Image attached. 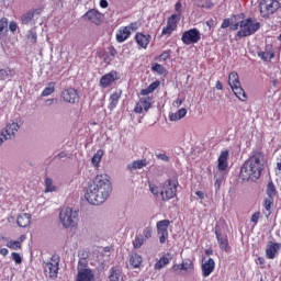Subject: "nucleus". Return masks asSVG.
<instances>
[{
  "label": "nucleus",
  "mask_w": 281,
  "mask_h": 281,
  "mask_svg": "<svg viewBox=\"0 0 281 281\" xmlns=\"http://www.w3.org/2000/svg\"><path fill=\"white\" fill-rule=\"evenodd\" d=\"M55 102H58V99H47L46 100V106H52Z\"/></svg>",
  "instance_id": "nucleus-60"
},
{
  "label": "nucleus",
  "mask_w": 281,
  "mask_h": 281,
  "mask_svg": "<svg viewBox=\"0 0 281 281\" xmlns=\"http://www.w3.org/2000/svg\"><path fill=\"white\" fill-rule=\"evenodd\" d=\"M9 30L12 34H16V30H19V24L14 21L9 23Z\"/></svg>",
  "instance_id": "nucleus-51"
},
{
  "label": "nucleus",
  "mask_w": 281,
  "mask_h": 281,
  "mask_svg": "<svg viewBox=\"0 0 281 281\" xmlns=\"http://www.w3.org/2000/svg\"><path fill=\"white\" fill-rule=\"evenodd\" d=\"M195 194L201 199V201L205 199V193H203V191H196Z\"/></svg>",
  "instance_id": "nucleus-62"
},
{
  "label": "nucleus",
  "mask_w": 281,
  "mask_h": 281,
  "mask_svg": "<svg viewBox=\"0 0 281 281\" xmlns=\"http://www.w3.org/2000/svg\"><path fill=\"white\" fill-rule=\"evenodd\" d=\"M156 227L160 245L166 244V240H168V227H170V220L158 221Z\"/></svg>",
  "instance_id": "nucleus-13"
},
{
  "label": "nucleus",
  "mask_w": 281,
  "mask_h": 281,
  "mask_svg": "<svg viewBox=\"0 0 281 281\" xmlns=\"http://www.w3.org/2000/svg\"><path fill=\"white\" fill-rule=\"evenodd\" d=\"M89 267V260L87 258H80L77 265V270L78 271H88L90 270Z\"/></svg>",
  "instance_id": "nucleus-38"
},
{
  "label": "nucleus",
  "mask_w": 281,
  "mask_h": 281,
  "mask_svg": "<svg viewBox=\"0 0 281 281\" xmlns=\"http://www.w3.org/2000/svg\"><path fill=\"white\" fill-rule=\"evenodd\" d=\"M116 80H120V72L116 70H111L100 78L99 87H101V89H109V87H111V85H113V82Z\"/></svg>",
  "instance_id": "nucleus-14"
},
{
  "label": "nucleus",
  "mask_w": 281,
  "mask_h": 281,
  "mask_svg": "<svg viewBox=\"0 0 281 281\" xmlns=\"http://www.w3.org/2000/svg\"><path fill=\"white\" fill-rule=\"evenodd\" d=\"M260 216H262V214L260 213V211H257L252 214L250 221L251 223H254V225H258V221H260Z\"/></svg>",
  "instance_id": "nucleus-48"
},
{
  "label": "nucleus",
  "mask_w": 281,
  "mask_h": 281,
  "mask_svg": "<svg viewBox=\"0 0 281 281\" xmlns=\"http://www.w3.org/2000/svg\"><path fill=\"white\" fill-rule=\"evenodd\" d=\"M104 156V150L99 149L93 157L91 158L93 166H100V161H102V157Z\"/></svg>",
  "instance_id": "nucleus-37"
},
{
  "label": "nucleus",
  "mask_w": 281,
  "mask_h": 281,
  "mask_svg": "<svg viewBox=\"0 0 281 281\" xmlns=\"http://www.w3.org/2000/svg\"><path fill=\"white\" fill-rule=\"evenodd\" d=\"M156 159H159L160 161H170V157L166 154H156Z\"/></svg>",
  "instance_id": "nucleus-54"
},
{
  "label": "nucleus",
  "mask_w": 281,
  "mask_h": 281,
  "mask_svg": "<svg viewBox=\"0 0 281 281\" xmlns=\"http://www.w3.org/2000/svg\"><path fill=\"white\" fill-rule=\"evenodd\" d=\"M181 104H183V100H181V99H177L176 101H173V106H176L177 109H179V106H181Z\"/></svg>",
  "instance_id": "nucleus-59"
},
{
  "label": "nucleus",
  "mask_w": 281,
  "mask_h": 281,
  "mask_svg": "<svg viewBox=\"0 0 281 281\" xmlns=\"http://www.w3.org/2000/svg\"><path fill=\"white\" fill-rule=\"evenodd\" d=\"M279 8H280V2L278 0H261V2L259 3L260 14L265 19L278 12Z\"/></svg>",
  "instance_id": "nucleus-7"
},
{
  "label": "nucleus",
  "mask_w": 281,
  "mask_h": 281,
  "mask_svg": "<svg viewBox=\"0 0 281 281\" xmlns=\"http://www.w3.org/2000/svg\"><path fill=\"white\" fill-rule=\"evenodd\" d=\"M172 260V254L167 252L165 256H162L154 266L155 269H164L166 265H170V261Z\"/></svg>",
  "instance_id": "nucleus-27"
},
{
  "label": "nucleus",
  "mask_w": 281,
  "mask_h": 281,
  "mask_svg": "<svg viewBox=\"0 0 281 281\" xmlns=\"http://www.w3.org/2000/svg\"><path fill=\"white\" fill-rule=\"evenodd\" d=\"M11 258L15 265H21L23 262V257L19 252H12Z\"/></svg>",
  "instance_id": "nucleus-47"
},
{
  "label": "nucleus",
  "mask_w": 281,
  "mask_h": 281,
  "mask_svg": "<svg viewBox=\"0 0 281 281\" xmlns=\"http://www.w3.org/2000/svg\"><path fill=\"white\" fill-rule=\"evenodd\" d=\"M121 98H122V89L115 90L112 94H110V98H109L110 103L108 105V109L110 111L117 109V104H120Z\"/></svg>",
  "instance_id": "nucleus-21"
},
{
  "label": "nucleus",
  "mask_w": 281,
  "mask_h": 281,
  "mask_svg": "<svg viewBox=\"0 0 281 281\" xmlns=\"http://www.w3.org/2000/svg\"><path fill=\"white\" fill-rule=\"evenodd\" d=\"M180 20L181 18L179 14H172L169 16L167 20V25L161 31V36H170V34L177 30Z\"/></svg>",
  "instance_id": "nucleus-15"
},
{
  "label": "nucleus",
  "mask_w": 281,
  "mask_h": 281,
  "mask_svg": "<svg viewBox=\"0 0 281 281\" xmlns=\"http://www.w3.org/2000/svg\"><path fill=\"white\" fill-rule=\"evenodd\" d=\"M109 281H124V276L122 274V270L117 267H113L110 270Z\"/></svg>",
  "instance_id": "nucleus-28"
},
{
  "label": "nucleus",
  "mask_w": 281,
  "mask_h": 281,
  "mask_svg": "<svg viewBox=\"0 0 281 281\" xmlns=\"http://www.w3.org/2000/svg\"><path fill=\"white\" fill-rule=\"evenodd\" d=\"M223 184V178H217L215 181L216 190H221V186Z\"/></svg>",
  "instance_id": "nucleus-56"
},
{
  "label": "nucleus",
  "mask_w": 281,
  "mask_h": 281,
  "mask_svg": "<svg viewBox=\"0 0 281 281\" xmlns=\"http://www.w3.org/2000/svg\"><path fill=\"white\" fill-rule=\"evenodd\" d=\"M133 32H137V22H132L127 26L120 27L115 35L116 43H124L125 41H128Z\"/></svg>",
  "instance_id": "nucleus-8"
},
{
  "label": "nucleus",
  "mask_w": 281,
  "mask_h": 281,
  "mask_svg": "<svg viewBox=\"0 0 281 281\" xmlns=\"http://www.w3.org/2000/svg\"><path fill=\"white\" fill-rule=\"evenodd\" d=\"M143 238H145V240H147L148 238H153V227L148 226L144 228Z\"/></svg>",
  "instance_id": "nucleus-46"
},
{
  "label": "nucleus",
  "mask_w": 281,
  "mask_h": 281,
  "mask_svg": "<svg viewBox=\"0 0 281 281\" xmlns=\"http://www.w3.org/2000/svg\"><path fill=\"white\" fill-rule=\"evenodd\" d=\"M8 34V18L0 19V41Z\"/></svg>",
  "instance_id": "nucleus-35"
},
{
  "label": "nucleus",
  "mask_w": 281,
  "mask_h": 281,
  "mask_svg": "<svg viewBox=\"0 0 281 281\" xmlns=\"http://www.w3.org/2000/svg\"><path fill=\"white\" fill-rule=\"evenodd\" d=\"M10 254V250L8 248H1L0 246V256H8Z\"/></svg>",
  "instance_id": "nucleus-58"
},
{
  "label": "nucleus",
  "mask_w": 281,
  "mask_h": 281,
  "mask_svg": "<svg viewBox=\"0 0 281 281\" xmlns=\"http://www.w3.org/2000/svg\"><path fill=\"white\" fill-rule=\"evenodd\" d=\"M181 8H182L181 2H177L175 5L176 12H181Z\"/></svg>",
  "instance_id": "nucleus-64"
},
{
  "label": "nucleus",
  "mask_w": 281,
  "mask_h": 281,
  "mask_svg": "<svg viewBox=\"0 0 281 281\" xmlns=\"http://www.w3.org/2000/svg\"><path fill=\"white\" fill-rule=\"evenodd\" d=\"M169 58H170V50H164L158 57L159 60H168Z\"/></svg>",
  "instance_id": "nucleus-53"
},
{
  "label": "nucleus",
  "mask_w": 281,
  "mask_h": 281,
  "mask_svg": "<svg viewBox=\"0 0 281 281\" xmlns=\"http://www.w3.org/2000/svg\"><path fill=\"white\" fill-rule=\"evenodd\" d=\"M7 247L9 249H13L14 251H19V249H22L23 244H21V241H19V240H9L7 243Z\"/></svg>",
  "instance_id": "nucleus-40"
},
{
  "label": "nucleus",
  "mask_w": 281,
  "mask_h": 281,
  "mask_svg": "<svg viewBox=\"0 0 281 281\" xmlns=\"http://www.w3.org/2000/svg\"><path fill=\"white\" fill-rule=\"evenodd\" d=\"M258 57L265 63H271L276 58V53L273 52V46H266L265 50L258 52Z\"/></svg>",
  "instance_id": "nucleus-20"
},
{
  "label": "nucleus",
  "mask_w": 281,
  "mask_h": 281,
  "mask_svg": "<svg viewBox=\"0 0 281 281\" xmlns=\"http://www.w3.org/2000/svg\"><path fill=\"white\" fill-rule=\"evenodd\" d=\"M16 223L19 227H30V224L32 223V215L29 213H23L18 216Z\"/></svg>",
  "instance_id": "nucleus-25"
},
{
  "label": "nucleus",
  "mask_w": 281,
  "mask_h": 281,
  "mask_svg": "<svg viewBox=\"0 0 281 281\" xmlns=\"http://www.w3.org/2000/svg\"><path fill=\"white\" fill-rule=\"evenodd\" d=\"M228 85L231 89L240 85V78L238 77V72L233 71L228 75Z\"/></svg>",
  "instance_id": "nucleus-32"
},
{
  "label": "nucleus",
  "mask_w": 281,
  "mask_h": 281,
  "mask_svg": "<svg viewBox=\"0 0 281 281\" xmlns=\"http://www.w3.org/2000/svg\"><path fill=\"white\" fill-rule=\"evenodd\" d=\"M30 12H32V13H33V16H34L35 14H41V13L43 12V9H41V8H38V9H32Z\"/></svg>",
  "instance_id": "nucleus-61"
},
{
  "label": "nucleus",
  "mask_w": 281,
  "mask_h": 281,
  "mask_svg": "<svg viewBox=\"0 0 281 281\" xmlns=\"http://www.w3.org/2000/svg\"><path fill=\"white\" fill-rule=\"evenodd\" d=\"M19 131V123H9L7 126L1 131L0 134V146L3 144V142L8 139H13V137L16 135V132Z\"/></svg>",
  "instance_id": "nucleus-12"
},
{
  "label": "nucleus",
  "mask_w": 281,
  "mask_h": 281,
  "mask_svg": "<svg viewBox=\"0 0 281 281\" xmlns=\"http://www.w3.org/2000/svg\"><path fill=\"white\" fill-rule=\"evenodd\" d=\"M149 191L151 194H154V196H159V187L156 184L149 183Z\"/></svg>",
  "instance_id": "nucleus-50"
},
{
  "label": "nucleus",
  "mask_w": 281,
  "mask_h": 281,
  "mask_svg": "<svg viewBox=\"0 0 281 281\" xmlns=\"http://www.w3.org/2000/svg\"><path fill=\"white\" fill-rule=\"evenodd\" d=\"M186 265H188V262H182L181 265H175L172 267L173 271H190V269L192 268V265H189V267H186Z\"/></svg>",
  "instance_id": "nucleus-44"
},
{
  "label": "nucleus",
  "mask_w": 281,
  "mask_h": 281,
  "mask_svg": "<svg viewBox=\"0 0 281 281\" xmlns=\"http://www.w3.org/2000/svg\"><path fill=\"white\" fill-rule=\"evenodd\" d=\"M83 21L92 23V25H102L104 14L97 9H90L82 15Z\"/></svg>",
  "instance_id": "nucleus-9"
},
{
  "label": "nucleus",
  "mask_w": 281,
  "mask_h": 281,
  "mask_svg": "<svg viewBox=\"0 0 281 281\" xmlns=\"http://www.w3.org/2000/svg\"><path fill=\"white\" fill-rule=\"evenodd\" d=\"M59 221L66 229H69V227H78L80 215L78 214V211L71 207H66L59 212Z\"/></svg>",
  "instance_id": "nucleus-4"
},
{
  "label": "nucleus",
  "mask_w": 281,
  "mask_h": 281,
  "mask_svg": "<svg viewBox=\"0 0 281 281\" xmlns=\"http://www.w3.org/2000/svg\"><path fill=\"white\" fill-rule=\"evenodd\" d=\"M144 240H146L144 238V235H137L135 237V239L133 240V247L134 249H139L142 247V245H144Z\"/></svg>",
  "instance_id": "nucleus-43"
},
{
  "label": "nucleus",
  "mask_w": 281,
  "mask_h": 281,
  "mask_svg": "<svg viewBox=\"0 0 281 281\" xmlns=\"http://www.w3.org/2000/svg\"><path fill=\"white\" fill-rule=\"evenodd\" d=\"M188 115V110L186 108H182L178 110L176 113H172L169 115L170 122H178V120H183Z\"/></svg>",
  "instance_id": "nucleus-31"
},
{
  "label": "nucleus",
  "mask_w": 281,
  "mask_h": 281,
  "mask_svg": "<svg viewBox=\"0 0 281 281\" xmlns=\"http://www.w3.org/2000/svg\"><path fill=\"white\" fill-rule=\"evenodd\" d=\"M113 192L111 177L106 173L97 175L88 184L85 199L90 205H102Z\"/></svg>",
  "instance_id": "nucleus-1"
},
{
  "label": "nucleus",
  "mask_w": 281,
  "mask_h": 281,
  "mask_svg": "<svg viewBox=\"0 0 281 281\" xmlns=\"http://www.w3.org/2000/svg\"><path fill=\"white\" fill-rule=\"evenodd\" d=\"M267 194L269 199H274L276 194H278V191L276 190V184H273V181H270L267 186Z\"/></svg>",
  "instance_id": "nucleus-39"
},
{
  "label": "nucleus",
  "mask_w": 281,
  "mask_h": 281,
  "mask_svg": "<svg viewBox=\"0 0 281 281\" xmlns=\"http://www.w3.org/2000/svg\"><path fill=\"white\" fill-rule=\"evenodd\" d=\"M181 41L183 45H195V43H199L201 41V32L199 29H191L189 31H186L182 36Z\"/></svg>",
  "instance_id": "nucleus-11"
},
{
  "label": "nucleus",
  "mask_w": 281,
  "mask_h": 281,
  "mask_svg": "<svg viewBox=\"0 0 281 281\" xmlns=\"http://www.w3.org/2000/svg\"><path fill=\"white\" fill-rule=\"evenodd\" d=\"M60 98L67 104H78L80 102V94L75 88H66L61 91Z\"/></svg>",
  "instance_id": "nucleus-10"
},
{
  "label": "nucleus",
  "mask_w": 281,
  "mask_h": 281,
  "mask_svg": "<svg viewBox=\"0 0 281 281\" xmlns=\"http://www.w3.org/2000/svg\"><path fill=\"white\" fill-rule=\"evenodd\" d=\"M265 170V154L262 151H252L243 164L239 178L243 181H258Z\"/></svg>",
  "instance_id": "nucleus-2"
},
{
  "label": "nucleus",
  "mask_w": 281,
  "mask_h": 281,
  "mask_svg": "<svg viewBox=\"0 0 281 281\" xmlns=\"http://www.w3.org/2000/svg\"><path fill=\"white\" fill-rule=\"evenodd\" d=\"M215 87H216V89H218V91H223V83L221 82V80L216 81Z\"/></svg>",
  "instance_id": "nucleus-63"
},
{
  "label": "nucleus",
  "mask_w": 281,
  "mask_h": 281,
  "mask_svg": "<svg viewBox=\"0 0 281 281\" xmlns=\"http://www.w3.org/2000/svg\"><path fill=\"white\" fill-rule=\"evenodd\" d=\"M279 250L280 244L270 241L266 248V258H268V260H274Z\"/></svg>",
  "instance_id": "nucleus-22"
},
{
  "label": "nucleus",
  "mask_w": 281,
  "mask_h": 281,
  "mask_svg": "<svg viewBox=\"0 0 281 281\" xmlns=\"http://www.w3.org/2000/svg\"><path fill=\"white\" fill-rule=\"evenodd\" d=\"M109 50V55L111 56V58L109 60H113V58H115V56H117V49H115L114 46H110L108 48Z\"/></svg>",
  "instance_id": "nucleus-52"
},
{
  "label": "nucleus",
  "mask_w": 281,
  "mask_h": 281,
  "mask_svg": "<svg viewBox=\"0 0 281 281\" xmlns=\"http://www.w3.org/2000/svg\"><path fill=\"white\" fill-rule=\"evenodd\" d=\"M273 205V198H268L265 200V209L267 212H271V206Z\"/></svg>",
  "instance_id": "nucleus-49"
},
{
  "label": "nucleus",
  "mask_w": 281,
  "mask_h": 281,
  "mask_svg": "<svg viewBox=\"0 0 281 281\" xmlns=\"http://www.w3.org/2000/svg\"><path fill=\"white\" fill-rule=\"evenodd\" d=\"M144 262V257H142L137 252H133L130 257V265L133 267V269H139L142 267V263Z\"/></svg>",
  "instance_id": "nucleus-26"
},
{
  "label": "nucleus",
  "mask_w": 281,
  "mask_h": 281,
  "mask_svg": "<svg viewBox=\"0 0 281 281\" xmlns=\"http://www.w3.org/2000/svg\"><path fill=\"white\" fill-rule=\"evenodd\" d=\"M45 192H56V186H54L52 178L45 179Z\"/></svg>",
  "instance_id": "nucleus-42"
},
{
  "label": "nucleus",
  "mask_w": 281,
  "mask_h": 281,
  "mask_svg": "<svg viewBox=\"0 0 281 281\" xmlns=\"http://www.w3.org/2000/svg\"><path fill=\"white\" fill-rule=\"evenodd\" d=\"M215 236L217 238L220 249H222V251H227L229 249V239H227V235H223L221 232L216 231Z\"/></svg>",
  "instance_id": "nucleus-24"
},
{
  "label": "nucleus",
  "mask_w": 281,
  "mask_h": 281,
  "mask_svg": "<svg viewBox=\"0 0 281 281\" xmlns=\"http://www.w3.org/2000/svg\"><path fill=\"white\" fill-rule=\"evenodd\" d=\"M150 34L137 32L135 34L134 41H136L138 47H140L142 49H148V45H150Z\"/></svg>",
  "instance_id": "nucleus-18"
},
{
  "label": "nucleus",
  "mask_w": 281,
  "mask_h": 281,
  "mask_svg": "<svg viewBox=\"0 0 281 281\" xmlns=\"http://www.w3.org/2000/svg\"><path fill=\"white\" fill-rule=\"evenodd\" d=\"M177 188H179V180L177 178L167 179L161 186V199L162 201H170L177 196Z\"/></svg>",
  "instance_id": "nucleus-5"
},
{
  "label": "nucleus",
  "mask_w": 281,
  "mask_h": 281,
  "mask_svg": "<svg viewBox=\"0 0 281 281\" xmlns=\"http://www.w3.org/2000/svg\"><path fill=\"white\" fill-rule=\"evenodd\" d=\"M95 280V273L90 270H81L78 271L76 281H94Z\"/></svg>",
  "instance_id": "nucleus-23"
},
{
  "label": "nucleus",
  "mask_w": 281,
  "mask_h": 281,
  "mask_svg": "<svg viewBox=\"0 0 281 281\" xmlns=\"http://www.w3.org/2000/svg\"><path fill=\"white\" fill-rule=\"evenodd\" d=\"M231 89L233 90V93L236 95V98H238V100L241 102H247V93H245V90L240 83L238 86H234Z\"/></svg>",
  "instance_id": "nucleus-29"
},
{
  "label": "nucleus",
  "mask_w": 281,
  "mask_h": 281,
  "mask_svg": "<svg viewBox=\"0 0 281 281\" xmlns=\"http://www.w3.org/2000/svg\"><path fill=\"white\" fill-rule=\"evenodd\" d=\"M215 269H216V262L212 258H209V259L204 258L202 260L201 271L204 278H210V276L214 273Z\"/></svg>",
  "instance_id": "nucleus-17"
},
{
  "label": "nucleus",
  "mask_w": 281,
  "mask_h": 281,
  "mask_svg": "<svg viewBox=\"0 0 281 281\" xmlns=\"http://www.w3.org/2000/svg\"><path fill=\"white\" fill-rule=\"evenodd\" d=\"M151 71H156V74H159V76H164V74H166V68H164L161 64H154Z\"/></svg>",
  "instance_id": "nucleus-45"
},
{
  "label": "nucleus",
  "mask_w": 281,
  "mask_h": 281,
  "mask_svg": "<svg viewBox=\"0 0 281 281\" xmlns=\"http://www.w3.org/2000/svg\"><path fill=\"white\" fill-rule=\"evenodd\" d=\"M265 257H258L256 260V265H260L261 269H265Z\"/></svg>",
  "instance_id": "nucleus-55"
},
{
  "label": "nucleus",
  "mask_w": 281,
  "mask_h": 281,
  "mask_svg": "<svg viewBox=\"0 0 281 281\" xmlns=\"http://www.w3.org/2000/svg\"><path fill=\"white\" fill-rule=\"evenodd\" d=\"M99 5L100 8H103V9L109 8V1L100 0Z\"/></svg>",
  "instance_id": "nucleus-57"
},
{
  "label": "nucleus",
  "mask_w": 281,
  "mask_h": 281,
  "mask_svg": "<svg viewBox=\"0 0 281 281\" xmlns=\"http://www.w3.org/2000/svg\"><path fill=\"white\" fill-rule=\"evenodd\" d=\"M15 71L12 68L0 69V80H8L9 78H14Z\"/></svg>",
  "instance_id": "nucleus-34"
},
{
  "label": "nucleus",
  "mask_w": 281,
  "mask_h": 281,
  "mask_svg": "<svg viewBox=\"0 0 281 281\" xmlns=\"http://www.w3.org/2000/svg\"><path fill=\"white\" fill-rule=\"evenodd\" d=\"M148 166V160L139 159L134 160L132 164L127 165V170H142V168H146Z\"/></svg>",
  "instance_id": "nucleus-30"
},
{
  "label": "nucleus",
  "mask_w": 281,
  "mask_h": 281,
  "mask_svg": "<svg viewBox=\"0 0 281 281\" xmlns=\"http://www.w3.org/2000/svg\"><path fill=\"white\" fill-rule=\"evenodd\" d=\"M227 27L233 32H236L239 27V31L237 32L238 38H247V36H251L260 30V22H257L251 18H247L240 22H236L234 19H224L221 29L227 30Z\"/></svg>",
  "instance_id": "nucleus-3"
},
{
  "label": "nucleus",
  "mask_w": 281,
  "mask_h": 281,
  "mask_svg": "<svg viewBox=\"0 0 281 281\" xmlns=\"http://www.w3.org/2000/svg\"><path fill=\"white\" fill-rule=\"evenodd\" d=\"M33 20H34V13L31 11L23 14L22 19H21L23 25H27V24L32 23Z\"/></svg>",
  "instance_id": "nucleus-41"
},
{
  "label": "nucleus",
  "mask_w": 281,
  "mask_h": 281,
  "mask_svg": "<svg viewBox=\"0 0 281 281\" xmlns=\"http://www.w3.org/2000/svg\"><path fill=\"white\" fill-rule=\"evenodd\" d=\"M228 160H229V150L221 151L217 159V168L221 172H225V170H227Z\"/></svg>",
  "instance_id": "nucleus-19"
},
{
  "label": "nucleus",
  "mask_w": 281,
  "mask_h": 281,
  "mask_svg": "<svg viewBox=\"0 0 281 281\" xmlns=\"http://www.w3.org/2000/svg\"><path fill=\"white\" fill-rule=\"evenodd\" d=\"M151 102L153 98L150 97L140 98L134 108V113H148L150 106H153Z\"/></svg>",
  "instance_id": "nucleus-16"
},
{
  "label": "nucleus",
  "mask_w": 281,
  "mask_h": 281,
  "mask_svg": "<svg viewBox=\"0 0 281 281\" xmlns=\"http://www.w3.org/2000/svg\"><path fill=\"white\" fill-rule=\"evenodd\" d=\"M160 82L159 80L154 81L147 88L140 90V95H150L158 87Z\"/></svg>",
  "instance_id": "nucleus-33"
},
{
  "label": "nucleus",
  "mask_w": 281,
  "mask_h": 281,
  "mask_svg": "<svg viewBox=\"0 0 281 281\" xmlns=\"http://www.w3.org/2000/svg\"><path fill=\"white\" fill-rule=\"evenodd\" d=\"M44 274L48 280H56L60 270V256L54 254L50 259L44 263Z\"/></svg>",
  "instance_id": "nucleus-6"
},
{
  "label": "nucleus",
  "mask_w": 281,
  "mask_h": 281,
  "mask_svg": "<svg viewBox=\"0 0 281 281\" xmlns=\"http://www.w3.org/2000/svg\"><path fill=\"white\" fill-rule=\"evenodd\" d=\"M54 91H56V82L52 81L42 91V98H47V95H52V93H54Z\"/></svg>",
  "instance_id": "nucleus-36"
}]
</instances>
